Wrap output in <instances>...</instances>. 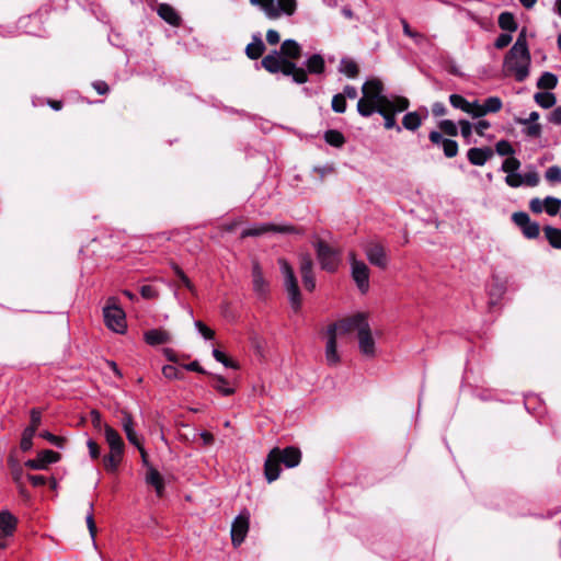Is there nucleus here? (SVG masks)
<instances>
[{
    "label": "nucleus",
    "instance_id": "obj_1",
    "mask_svg": "<svg viewBox=\"0 0 561 561\" xmlns=\"http://www.w3.org/2000/svg\"><path fill=\"white\" fill-rule=\"evenodd\" d=\"M356 332L358 337V347L363 355L371 357L375 355V341L364 313H357L352 317L341 319L330 324L325 330V360L330 366H336L340 363L336 342L343 340L350 334Z\"/></svg>",
    "mask_w": 561,
    "mask_h": 561
},
{
    "label": "nucleus",
    "instance_id": "obj_2",
    "mask_svg": "<svg viewBox=\"0 0 561 561\" xmlns=\"http://www.w3.org/2000/svg\"><path fill=\"white\" fill-rule=\"evenodd\" d=\"M530 54L528 50L526 30H522L515 44L505 56L503 70L507 76H514L519 82L529 75Z\"/></svg>",
    "mask_w": 561,
    "mask_h": 561
},
{
    "label": "nucleus",
    "instance_id": "obj_3",
    "mask_svg": "<svg viewBox=\"0 0 561 561\" xmlns=\"http://www.w3.org/2000/svg\"><path fill=\"white\" fill-rule=\"evenodd\" d=\"M383 90L382 82L376 78L367 80L363 84V96L357 102V111L362 116H370L379 110L383 112L390 105L392 99L387 98Z\"/></svg>",
    "mask_w": 561,
    "mask_h": 561
},
{
    "label": "nucleus",
    "instance_id": "obj_4",
    "mask_svg": "<svg viewBox=\"0 0 561 561\" xmlns=\"http://www.w3.org/2000/svg\"><path fill=\"white\" fill-rule=\"evenodd\" d=\"M301 461V451L296 447H286L284 449L273 448L265 460L264 472L266 480L273 482L280 474V463L287 468L297 467Z\"/></svg>",
    "mask_w": 561,
    "mask_h": 561
},
{
    "label": "nucleus",
    "instance_id": "obj_5",
    "mask_svg": "<svg viewBox=\"0 0 561 561\" xmlns=\"http://www.w3.org/2000/svg\"><path fill=\"white\" fill-rule=\"evenodd\" d=\"M262 66L271 73L280 71L285 76H291L297 83H305L308 80L302 68H298L294 62L280 57L276 50L262 59Z\"/></svg>",
    "mask_w": 561,
    "mask_h": 561
},
{
    "label": "nucleus",
    "instance_id": "obj_6",
    "mask_svg": "<svg viewBox=\"0 0 561 561\" xmlns=\"http://www.w3.org/2000/svg\"><path fill=\"white\" fill-rule=\"evenodd\" d=\"M260 8L270 20H277L283 14L291 16L297 10V0H249Z\"/></svg>",
    "mask_w": 561,
    "mask_h": 561
},
{
    "label": "nucleus",
    "instance_id": "obj_7",
    "mask_svg": "<svg viewBox=\"0 0 561 561\" xmlns=\"http://www.w3.org/2000/svg\"><path fill=\"white\" fill-rule=\"evenodd\" d=\"M278 264L284 277V286L288 295L289 304L295 311H298L301 306V295L294 270L285 259H278Z\"/></svg>",
    "mask_w": 561,
    "mask_h": 561
},
{
    "label": "nucleus",
    "instance_id": "obj_8",
    "mask_svg": "<svg viewBox=\"0 0 561 561\" xmlns=\"http://www.w3.org/2000/svg\"><path fill=\"white\" fill-rule=\"evenodd\" d=\"M312 244L321 268L330 273L335 272L340 264V251L320 238H316Z\"/></svg>",
    "mask_w": 561,
    "mask_h": 561
},
{
    "label": "nucleus",
    "instance_id": "obj_9",
    "mask_svg": "<svg viewBox=\"0 0 561 561\" xmlns=\"http://www.w3.org/2000/svg\"><path fill=\"white\" fill-rule=\"evenodd\" d=\"M103 316L106 327L116 332L124 333L127 328L124 310L117 305V299L111 297L103 308Z\"/></svg>",
    "mask_w": 561,
    "mask_h": 561
},
{
    "label": "nucleus",
    "instance_id": "obj_10",
    "mask_svg": "<svg viewBox=\"0 0 561 561\" xmlns=\"http://www.w3.org/2000/svg\"><path fill=\"white\" fill-rule=\"evenodd\" d=\"M350 263H351V274L352 277L360 290V293L365 294L369 289V268L363 262L356 259V254L354 252H350L348 254Z\"/></svg>",
    "mask_w": 561,
    "mask_h": 561
},
{
    "label": "nucleus",
    "instance_id": "obj_11",
    "mask_svg": "<svg viewBox=\"0 0 561 561\" xmlns=\"http://www.w3.org/2000/svg\"><path fill=\"white\" fill-rule=\"evenodd\" d=\"M410 105V102L407 98L403 96H394L389 106L382 112L379 110V113L385 118V128L392 129L397 128L400 131V127L397 126L394 114L405 111Z\"/></svg>",
    "mask_w": 561,
    "mask_h": 561
},
{
    "label": "nucleus",
    "instance_id": "obj_12",
    "mask_svg": "<svg viewBox=\"0 0 561 561\" xmlns=\"http://www.w3.org/2000/svg\"><path fill=\"white\" fill-rule=\"evenodd\" d=\"M267 232L295 233V232H297V230L291 225L261 224V225H255L251 228L244 229L241 232V238L244 239L248 237H260Z\"/></svg>",
    "mask_w": 561,
    "mask_h": 561
},
{
    "label": "nucleus",
    "instance_id": "obj_13",
    "mask_svg": "<svg viewBox=\"0 0 561 561\" xmlns=\"http://www.w3.org/2000/svg\"><path fill=\"white\" fill-rule=\"evenodd\" d=\"M299 272L304 286L307 290L312 291L316 288V278L313 274V260L308 252H300L298 255Z\"/></svg>",
    "mask_w": 561,
    "mask_h": 561
},
{
    "label": "nucleus",
    "instance_id": "obj_14",
    "mask_svg": "<svg viewBox=\"0 0 561 561\" xmlns=\"http://www.w3.org/2000/svg\"><path fill=\"white\" fill-rule=\"evenodd\" d=\"M249 524H250V514L248 513V511H243L232 522L231 540H232V545L234 547H238L243 542V540L249 531Z\"/></svg>",
    "mask_w": 561,
    "mask_h": 561
},
{
    "label": "nucleus",
    "instance_id": "obj_15",
    "mask_svg": "<svg viewBox=\"0 0 561 561\" xmlns=\"http://www.w3.org/2000/svg\"><path fill=\"white\" fill-rule=\"evenodd\" d=\"M365 254L368 261L380 268H386L388 265V256L385 247L375 241L368 242L365 247Z\"/></svg>",
    "mask_w": 561,
    "mask_h": 561
},
{
    "label": "nucleus",
    "instance_id": "obj_16",
    "mask_svg": "<svg viewBox=\"0 0 561 561\" xmlns=\"http://www.w3.org/2000/svg\"><path fill=\"white\" fill-rule=\"evenodd\" d=\"M18 519L8 511L0 512V548L8 547V538L16 529Z\"/></svg>",
    "mask_w": 561,
    "mask_h": 561
},
{
    "label": "nucleus",
    "instance_id": "obj_17",
    "mask_svg": "<svg viewBox=\"0 0 561 561\" xmlns=\"http://www.w3.org/2000/svg\"><path fill=\"white\" fill-rule=\"evenodd\" d=\"M60 455L54 450L45 449L38 453L37 458L30 459L25 466L32 470H45L48 465L59 461Z\"/></svg>",
    "mask_w": 561,
    "mask_h": 561
},
{
    "label": "nucleus",
    "instance_id": "obj_18",
    "mask_svg": "<svg viewBox=\"0 0 561 561\" xmlns=\"http://www.w3.org/2000/svg\"><path fill=\"white\" fill-rule=\"evenodd\" d=\"M252 285L253 290L260 297H264L268 291V282L263 275V271L257 261L252 262Z\"/></svg>",
    "mask_w": 561,
    "mask_h": 561
},
{
    "label": "nucleus",
    "instance_id": "obj_19",
    "mask_svg": "<svg viewBox=\"0 0 561 561\" xmlns=\"http://www.w3.org/2000/svg\"><path fill=\"white\" fill-rule=\"evenodd\" d=\"M468 160L473 165H484L493 157V150L489 147L471 148L467 152Z\"/></svg>",
    "mask_w": 561,
    "mask_h": 561
},
{
    "label": "nucleus",
    "instance_id": "obj_20",
    "mask_svg": "<svg viewBox=\"0 0 561 561\" xmlns=\"http://www.w3.org/2000/svg\"><path fill=\"white\" fill-rule=\"evenodd\" d=\"M145 341L151 345L157 346L160 344H167L171 342L172 335L169 331L163 329H152L144 334Z\"/></svg>",
    "mask_w": 561,
    "mask_h": 561
},
{
    "label": "nucleus",
    "instance_id": "obj_21",
    "mask_svg": "<svg viewBox=\"0 0 561 561\" xmlns=\"http://www.w3.org/2000/svg\"><path fill=\"white\" fill-rule=\"evenodd\" d=\"M104 437L110 451H124L125 444L119 433L110 425H104Z\"/></svg>",
    "mask_w": 561,
    "mask_h": 561
},
{
    "label": "nucleus",
    "instance_id": "obj_22",
    "mask_svg": "<svg viewBox=\"0 0 561 561\" xmlns=\"http://www.w3.org/2000/svg\"><path fill=\"white\" fill-rule=\"evenodd\" d=\"M146 482L154 488L158 496L163 495L164 481L160 472L153 466H148Z\"/></svg>",
    "mask_w": 561,
    "mask_h": 561
},
{
    "label": "nucleus",
    "instance_id": "obj_23",
    "mask_svg": "<svg viewBox=\"0 0 561 561\" xmlns=\"http://www.w3.org/2000/svg\"><path fill=\"white\" fill-rule=\"evenodd\" d=\"M264 50H265V46H264L263 41L261 39L259 34H255L252 36V42L250 44H248L245 47V55L250 59L255 60L263 55Z\"/></svg>",
    "mask_w": 561,
    "mask_h": 561
},
{
    "label": "nucleus",
    "instance_id": "obj_24",
    "mask_svg": "<svg viewBox=\"0 0 561 561\" xmlns=\"http://www.w3.org/2000/svg\"><path fill=\"white\" fill-rule=\"evenodd\" d=\"M158 14L161 19L173 26L180 25L181 18L178 12L169 4L162 3L158 8Z\"/></svg>",
    "mask_w": 561,
    "mask_h": 561
},
{
    "label": "nucleus",
    "instance_id": "obj_25",
    "mask_svg": "<svg viewBox=\"0 0 561 561\" xmlns=\"http://www.w3.org/2000/svg\"><path fill=\"white\" fill-rule=\"evenodd\" d=\"M280 53L288 58L298 59L300 57L301 47L294 39H286L280 46Z\"/></svg>",
    "mask_w": 561,
    "mask_h": 561
},
{
    "label": "nucleus",
    "instance_id": "obj_26",
    "mask_svg": "<svg viewBox=\"0 0 561 561\" xmlns=\"http://www.w3.org/2000/svg\"><path fill=\"white\" fill-rule=\"evenodd\" d=\"M124 451H110L103 458L104 467L110 472H115L123 459Z\"/></svg>",
    "mask_w": 561,
    "mask_h": 561
},
{
    "label": "nucleus",
    "instance_id": "obj_27",
    "mask_svg": "<svg viewBox=\"0 0 561 561\" xmlns=\"http://www.w3.org/2000/svg\"><path fill=\"white\" fill-rule=\"evenodd\" d=\"M558 84V78L552 72H543L537 81V87L541 90H552Z\"/></svg>",
    "mask_w": 561,
    "mask_h": 561
},
{
    "label": "nucleus",
    "instance_id": "obj_28",
    "mask_svg": "<svg viewBox=\"0 0 561 561\" xmlns=\"http://www.w3.org/2000/svg\"><path fill=\"white\" fill-rule=\"evenodd\" d=\"M534 99L542 108H550L557 102L554 94L551 92H538L534 95Z\"/></svg>",
    "mask_w": 561,
    "mask_h": 561
},
{
    "label": "nucleus",
    "instance_id": "obj_29",
    "mask_svg": "<svg viewBox=\"0 0 561 561\" xmlns=\"http://www.w3.org/2000/svg\"><path fill=\"white\" fill-rule=\"evenodd\" d=\"M543 231L550 245L556 249H561V229L548 226Z\"/></svg>",
    "mask_w": 561,
    "mask_h": 561
},
{
    "label": "nucleus",
    "instance_id": "obj_30",
    "mask_svg": "<svg viewBox=\"0 0 561 561\" xmlns=\"http://www.w3.org/2000/svg\"><path fill=\"white\" fill-rule=\"evenodd\" d=\"M422 124V119L416 112H410L403 116L402 125L405 129L416 130Z\"/></svg>",
    "mask_w": 561,
    "mask_h": 561
},
{
    "label": "nucleus",
    "instance_id": "obj_31",
    "mask_svg": "<svg viewBox=\"0 0 561 561\" xmlns=\"http://www.w3.org/2000/svg\"><path fill=\"white\" fill-rule=\"evenodd\" d=\"M306 66L310 73H321L324 70V60L322 56L316 54L307 60Z\"/></svg>",
    "mask_w": 561,
    "mask_h": 561
},
{
    "label": "nucleus",
    "instance_id": "obj_32",
    "mask_svg": "<svg viewBox=\"0 0 561 561\" xmlns=\"http://www.w3.org/2000/svg\"><path fill=\"white\" fill-rule=\"evenodd\" d=\"M339 70L348 78H355L358 75V66L352 59H342Z\"/></svg>",
    "mask_w": 561,
    "mask_h": 561
},
{
    "label": "nucleus",
    "instance_id": "obj_33",
    "mask_svg": "<svg viewBox=\"0 0 561 561\" xmlns=\"http://www.w3.org/2000/svg\"><path fill=\"white\" fill-rule=\"evenodd\" d=\"M499 25L502 30L514 32L517 28L514 15L510 12H503L499 16Z\"/></svg>",
    "mask_w": 561,
    "mask_h": 561
},
{
    "label": "nucleus",
    "instance_id": "obj_34",
    "mask_svg": "<svg viewBox=\"0 0 561 561\" xmlns=\"http://www.w3.org/2000/svg\"><path fill=\"white\" fill-rule=\"evenodd\" d=\"M502 106H503V103L500 98L490 96L483 103L484 115H486L489 113H496L502 108Z\"/></svg>",
    "mask_w": 561,
    "mask_h": 561
},
{
    "label": "nucleus",
    "instance_id": "obj_35",
    "mask_svg": "<svg viewBox=\"0 0 561 561\" xmlns=\"http://www.w3.org/2000/svg\"><path fill=\"white\" fill-rule=\"evenodd\" d=\"M214 379H215V389L218 390L221 394L224 396H230L234 392V389L231 388L229 385H228V381L222 377V376H219V375H214L213 376Z\"/></svg>",
    "mask_w": 561,
    "mask_h": 561
},
{
    "label": "nucleus",
    "instance_id": "obj_36",
    "mask_svg": "<svg viewBox=\"0 0 561 561\" xmlns=\"http://www.w3.org/2000/svg\"><path fill=\"white\" fill-rule=\"evenodd\" d=\"M543 208L550 216H554L560 211L561 199L548 196L545 198Z\"/></svg>",
    "mask_w": 561,
    "mask_h": 561
},
{
    "label": "nucleus",
    "instance_id": "obj_37",
    "mask_svg": "<svg viewBox=\"0 0 561 561\" xmlns=\"http://www.w3.org/2000/svg\"><path fill=\"white\" fill-rule=\"evenodd\" d=\"M449 102L455 108L461 110L468 114L470 102L460 94H450Z\"/></svg>",
    "mask_w": 561,
    "mask_h": 561
},
{
    "label": "nucleus",
    "instance_id": "obj_38",
    "mask_svg": "<svg viewBox=\"0 0 561 561\" xmlns=\"http://www.w3.org/2000/svg\"><path fill=\"white\" fill-rule=\"evenodd\" d=\"M35 431H33V428H25L22 433V437H21V443H20V447L23 451H27L32 448L33 446V437L35 435Z\"/></svg>",
    "mask_w": 561,
    "mask_h": 561
},
{
    "label": "nucleus",
    "instance_id": "obj_39",
    "mask_svg": "<svg viewBox=\"0 0 561 561\" xmlns=\"http://www.w3.org/2000/svg\"><path fill=\"white\" fill-rule=\"evenodd\" d=\"M324 138L328 144L334 147H341L345 141L344 136L337 130H328Z\"/></svg>",
    "mask_w": 561,
    "mask_h": 561
},
{
    "label": "nucleus",
    "instance_id": "obj_40",
    "mask_svg": "<svg viewBox=\"0 0 561 561\" xmlns=\"http://www.w3.org/2000/svg\"><path fill=\"white\" fill-rule=\"evenodd\" d=\"M438 128L443 134H446L450 137H455L458 135L457 125L450 119H443L438 124Z\"/></svg>",
    "mask_w": 561,
    "mask_h": 561
},
{
    "label": "nucleus",
    "instance_id": "obj_41",
    "mask_svg": "<svg viewBox=\"0 0 561 561\" xmlns=\"http://www.w3.org/2000/svg\"><path fill=\"white\" fill-rule=\"evenodd\" d=\"M442 147H443V150H444V154L447 158H454L458 153V144H457V141H455L453 139L444 140Z\"/></svg>",
    "mask_w": 561,
    "mask_h": 561
},
{
    "label": "nucleus",
    "instance_id": "obj_42",
    "mask_svg": "<svg viewBox=\"0 0 561 561\" xmlns=\"http://www.w3.org/2000/svg\"><path fill=\"white\" fill-rule=\"evenodd\" d=\"M523 233L528 239H535L539 236L540 228L539 225L535 221H529L527 225H525L523 228Z\"/></svg>",
    "mask_w": 561,
    "mask_h": 561
},
{
    "label": "nucleus",
    "instance_id": "obj_43",
    "mask_svg": "<svg viewBox=\"0 0 561 561\" xmlns=\"http://www.w3.org/2000/svg\"><path fill=\"white\" fill-rule=\"evenodd\" d=\"M213 356L215 357V359L219 363H221L222 365H225L226 367H229V368H233V369H237L239 368L238 364L234 363L233 360L229 359L224 352L215 348L213 351Z\"/></svg>",
    "mask_w": 561,
    "mask_h": 561
},
{
    "label": "nucleus",
    "instance_id": "obj_44",
    "mask_svg": "<svg viewBox=\"0 0 561 561\" xmlns=\"http://www.w3.org/2000/svg\"><path fill=\"white\" fill-rule=\"evenodd\" d=\"M519 167H520L519 160L514 157H510L503 162L501 169L503 172L511 174V173H515L519 169Z\"/></svg>",
    "mask_w": 561,
    "mask_h": 561
},
{
    "label": "nucleus",
    "instance_id": "obj_45",
    "mask_svg": "<svg viewBox=\"0 0 561 561\" xmlns=\"http://www.w3.org/2000/svg\"><path fill=\"white\" fill-rule=\"evenodd\" d=\"M332 110L336 113H344L346 110V100L343 94H335L332 99Z\"/></svg>",
    "mask_w": 561,
    "mask_h": 561
},
{
    "label": "nucleus",
    "instance_id": "obj_46",
    "mask_svg": "<svg viewBox=\"0 0 561 561\" xmlns=\"http://www.w3.org/2000/svg\"><path fill=\"white\" fill-rule=\"evenodd\" d=\"M174 273L179 276L183 285L193 294H196V288L193 283L188 279V277L184 274V272L178 266L173 265Z\"/></svg>",
    "mask_w": 561,
    "mask_h": 561
},
{
    "label": "nucleus",
    "instance_id": "obj_47",
    "mask_svg": "<svg viewBox=\"0 0 561 561\" xmlns=\"http://www.w3.org/2000/svg\"><path fill=\"white\" fill-rule=\"evenodd\" d=\"M545 178L551 183L561 182V168L558 165L548 168L545 173Z\"/></svg>",
    "mask_w": 561,
    "mask_h": 561
},
{
    "label": "nucleus",
    "instance_id": "obj_48",
    "mask_svg": "<svg viewBox=\"0 0 561 561\" xmlns=\"http://www.w3.org/2000/svg\"><path fill=\"white\" fill-rule=\"evenodd\" d=\"M495 150L500 156H512L514 153V149L507 140H500L495 145Z\"/></svg>",
    "mask_w": 561,
    "mask_h": 561
},
{
    "label": "nucleus",
    "instance_id": "obj_49",
    "mask_svg": "<svg viewBox=\"0 0 561 561\" xmlns=\"http://www.w3.org/2000/svg\"><path fill=\"white\" fill-rule=\"evenodd\" d=\"M85 522H87V526H88L90 536H91L92 540H94L95 535H96V525H95V522L93 518V505L92 504H90V512L88 513V515L85 517Z\"/></svg>",
    "mask_w": 561,
    "mask_h": 561
},
{
    "label": "nucleus",
    "instance_id": "obj_50",
    "mask_svg": "<svg viewBox=\"0 0 561 561\" xmlns=\"http://www.w3.org/2000/svg\"><path fill=\"white\" fill-rule=\"evenodd\" d=\"M458 125L460 127L461 136L465 139L469 140V138L471 137V134H472V128H474V126H472V124L467 119H460L458 122Z\"/></svg>",
    "mask_w": 561,
    "mask_h": 561
},
{
    "label": "nucleus",
    "instance_id": "obj_51",
    "mask_svg": "<svg viewBox=\"0 0 561 561\" xmlns=\"http://www.w3.org/2000/svg\"><path fill=\"white\" fill-rule=\"evenodd\" d=\"M90 419L93 427L98 431H104V425H107L106 423H103L101 413L96 410H92L90 412Z\"/></svg>",
    "mask_w": 561,
    "mask_h": 561
},
{
    "label": "nucleus",
    "instance_id": "obj_52",
    "mask_svg": "<svg viewBox=\"0 0 561 561\" xmlns=\"http://www.w3.org/2000/svg\"><path fill=\"white\" fill-rule=\"evenodd\" d=\"M505 183L511 187H519L523 185V175L517 172L507 174Z\"/></svg>",
    "mask_w": 561,
    "mask_h": 561
},
{
    "label": "nucleus",
    "instance_id": "obj_53",
    "mask_svg": "<svg viewBox=\"0 0 561 561\" xmlns=\"http://www.w3.org/2000/svg\"><path fill=\"white\" fill-rule=\"evenodd\" d=\"M468 114L473 118L484 116L483 104H480L478 101L470 102Z\"/></svg>",
    "mask_w": 561,
    "mask_h": 561
},
{
    "label": "nucleus",
    "instance_id": "obj_54",
    "mask_svg": "<svg viewBox=\"0 0 561 561\" xmlns=\"http://www.w3.org/2000/svg\"><path fill=\"white\" fill-rule=\"evenodd\" d=\"M122 426L125 434L135 430L134 420L130 413L125 411L123 412Z\"/></svg>",
    "mask_w": 561,
    "mask_h": 561
},
{
    "label": "nucleus",
    "instance_id": "obj_55",
    "mask_svg": "<svg viewBox=\"0 0 561 561\" xmlns=\"http://www.w3.org/2000/svg\"><path fill=\"white\" fill-rule=\"evenodd\" d=\"M539 183V175L536 171H529L523 175V184L536 186Z\"/></svg>",
    "mask_w": 561,
    "mask_h": 561
},
{
    "label": "nucleus",
    "instance_id": "obj_56",
    "mask_svg": "<svg viewBox=\"0 0 561 561\" xmlns=\"http://www.w3.org/2000/svg\"><path fill=\"white\" fill-rule=\"evenodd\" d=\"M162 374L168 379H179L181 378V374L175 366L165 365L162 367Z\"/></svg>",
    "mask_w": 561,
    "mask_h": 561
},
{
    "label": "nucleus",
    "instance_id": "obj_57",
    "mask_svg": "<svg viewBox=\"0 0 561 561\" xmlns=\"http://www.w3.org/2000/svg\"><path fill=\"white\" fill-rule=\"evenodd\" d=\"M512 218L513 221L520 228H523L530 221V217L528 216L527 213L524 211L514 213Z\"/></svg>",
    "mask_w": 561,
    "mask_h": 561
},
{
    "label": "nucleus",
    "instance_id": "obj_58",
    "mask_svg": "<svg viewBox=\"0 0 561 561\" xmlns=\"http://www.w3.org/2000/svg\"><path fill=\"white\" fill-rule=\"evenodd\" d=\"M195 328L207 340H210L215 336V332L210 328L205 325L202 321H196Z\"/></svg>",
    "mask_w": 561,
    "mask_h": 561
},
{
    "label": "nucleus",
    "instance_id": "obj_59",
    "mask_svg": "<svg viewBox=\"0 0 561 561\" xmlns=\"http://www.w3.org/2000/svg\"><path fill=\"white\" fill-rule=\"evenodd\" d=\"M41 436L45 439H47L49 443H51L55 446L62 447L65 443V438L60 436L53 435L49 432H43L41 433Z\"/></svg>",
    "mask_w": 561,
    "mask_h": 561
},
{
    "label": "nucleus",
    "instance_id": "obj_60",
    "mask_svg": "<svg viewBox=\"0 0 561 561\" xmlns=\"http://www.w3.org/2000/svg\"><path fill=\"white\" fill-rule=\"evenodd\" d=\"M30 414H31V423L27 426V428H33V431L36 432L38 426L41 425V421H42L41 412L36 409H33Z\"/></svg>",
    "mask_w": 561,
    "mask_h": 561
},
{
    "label": "nucleus",
    "instance_id": "obj_61",
    "mask_svg": "<svg viewBox=\"0 0 561 561\" xmlns=\"http://www.w3.org/2000/svg\"><path fill=\"white\" fill-rule=\"evenodd\" d=\"M525 134L529 137H539L541 134V126L538 123H529L526 125Z\"/></svg>",
    "mask_w": 561,
    "mask_h": 561
},
{
    "label": "nucleus",
    "instance_id": "obj_62",
    "mask_svg": "<svg viewBox=\"0 0 561 561\" xmlns=\"http://www.w3.org/2000/svg\"><path fill=\"white\" fill-rule=\"evenodd\" d=\"M140 294L146 299H153L158 297V291L149 285H145L140 288Z\"/></svg>",
    "mask_w": 561,
    "mask_h": 561
},
{
    "label": "nucleus",
    "instance_id": "obj_63",
    "mask_svg": "<svg viewBox=\"0 0 561 561\" xmlns=\"http://www.w3.org/2000/svg\"><path fill=\"white\" fill-rule=\"evenodd\" d=\"M512 42V36L510 34H501L494 45L496 48L501 49L506 47Z\"/></svg>",
    "mask_w": 561,
    "mask_h": 561
},
{
    "label": "nucleus",
    "instance_id": "obj_64",
    "mask_svg": "<svg viewBox=\"0 0 561 561\" xmlns=\"http://www.w3.org/2000/svg\"><path fill=\"white\" fill-rule=\"evenodd\" d=\"M491 126L490 122L480 119L474 124V130L479 136H484V131Z\"/></svg>",
    "mask_w": 561,
    "mask_h": 561
}]
</instances>
